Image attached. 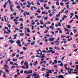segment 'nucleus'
Returning <instances> with one entry per match:
<instances>
[{"instance_id":"nucleus-1","label":"nucleus","mask_w":78,"mask_h":78,"mask_svg":"<svg viewBox=\"0 0 78 78\" xmlns=\"http://www.w3.org/2000/svg\"><path fill=\"white\" fill-rule=\"evenodd\" d=\"M32 72L33 71L31 70H30L28 71H24V73H26V74H30V73H32Z\"/></svg>"},{"instance_id":"nucleus-2","label":"nucleus","mask_w":78,"mask_h":78,"mask_svg":"<svg viewBox=\"0 0 78 78\" xmlns=\"http://www.w3.org/2000/svg\"><path fill=\"white\" fill-rule=\"evenodd\" d=\"M10 10L12 12H14V10L13 9V7L14 6V5L11 4L10 5Z\"/></svg>"},{"instance_id":"nucleus-3","label":"nucleus","mask_w":78,"mask_h":78,"mask_svg":"<svg viewBox=\"0 0 78 78\" xmlns=\"http://www.w3.org/2000/svg\"><path fill=\"white\" fill-rule=\"evenodd\" d=\"M46 71H48V72H47V73H52L51 70H50L48 69H47L46 70Z\"/></svg>"},{"instance_id":"nucleus-4","label":"nucleus","mask_w":78,"mask_h":78,"mask_svg":"<svg viewBox=\"0 0 78 78\" xmlns=\"http://www.w3.org/2000/svg\"><path fill=\"white\" fill-rule=\"evenodd\" d=\"M54 38H50L48 39V41H54Z\"/></svg>"},{"instance_id":"nucleus-5","label":"nucleus","mask_w":78,"mask_h":78,"mask_svg":"<svg viewBox=\"0 0 78 78\" xmlns=\"http://www.w3.org/2000/svg\"><path fill=\"white\" fill-rule=\"evenodd\" d=\"M16 43L18 44H20V40H17L16 42Z\"/></svg>"},{"instance_id":"nucleus-6","label":"nucleus","mask_w":78,"mask_h":78,"mask_svg":"<svg viewBox=\"0 0 78 78\" xmlns=\"http://www.w3.org/2000/svg\"><path fill=\"white\" fill-rule=\"evenodd\" d=\"M4 67H5V68H6V69H9V66H8V65H7L5 64L4 65ZM6 67H7V68H6Z\"/></svg>"},{"instance_id":"nucleus-7","label":"nucleus","mask_w":78,"mask_h":78,"mask_svg":"<svg viewBox=\"0 0 78 78\" xmlns=\"http://www.w3.org/2000/svg\"><path fill=\"white\" fill-rule=\"evenodd\" d=\"M17 34H16L15 35L13 36L14 37L13 38V39H16V38L17 37Z\"/></svg>"},{"instance_id":"nucleus-8","label":"nucleus","mask_w":78,"mask_h":78,"mask_svg":"<svg viewBox=\"0 0 78 78\" xmlns=\"http://www.w3.org/2000/svg\"><path fill=\"white\" fill-rule=\"evenodd\" d=\"M24 65L26 66H28V63L27 62H25L24 63Z\"/></svg>"},{"instance_id":"nucleus-9","label":"nucleus","mask_w":78,"mask_h":78,"mask_svg":"<svg viewBox=\"0 0 78 78\" xmlns=\"http://www.w3.org/2000/svg\"><path fill=\"white\" fill-rule=\"evenodd\" d=\"M4 68L5 69V71L6 72H9V70L7 69L8 68H6L5 67H4Z\"/></svg>"},{"instance_id":"nucleus-10","label":"nucleus","mask_w":78,"mask_h":78,"mask_svg":"<svg viewBox=\"0 0 78 78\" xmlns=\"http://www.w3.org/2000/svg\"><path fill=\"white\" fill-rule=\"evenodd\" d=\"M2 76L3 77H6V74H5V73H3V75H2Z\"/></svg>"},{"instance_id":"nucleus-11","label":"nucleus","mask_w":78,"mask_h":78,"mask_svg":"<svg viewBox=\"0 0 78 78\" xmlns=\"http://www.w3.org/2000/svg\"><path fill=\"white\" fill-rule=\"evenodd\" d=\"M50 51L51 52V53H52L54 54L55 53V52L53 51H52L51 50H50Z\"/></svg>"},{"instance_id":"nucleus-12","label":"nucleus","mask_w":78,"mask_h":78,"mask_svg":"<svg viewBox=\"0 0 78 78\" xmlns=\"http://www.w3.org/2000/svg\"><path fill=\"white\" fill-rule=\"evenodd\" d=\"M74 72H78V68H76L74 69Z\"/></svg>"},{"instance_id":"nucleus-13","label":"nucleus","mask_w":78,"mask_h":78,"mask_svg":"<svg viewBox=\"0 0 78 78\" xmlns=\"http://www.w3.org/2000/svg\"><path fill=\"white\" fill-rule=\"evenodd\" d=\"M7 31H8V34H9V33H11V30H9V29H8L7 30Z\"/></svg>"},{"instance_id":"nucleus-14","label":"nucleus","mask_w":78,"mask_h":78,"mask_svg":"<svg viewBox=\"0 0 78 78\" xmlns=\"http://www.w3.org/2000/svg\"><path fill=\"white\" fill-rule=\"evenodd\" d=\"M35 43H36L35 41H34L33 43H31V45H34V44H35Z\"/></svg>"},{"instance_id":"nucleus-15","label":"nucleus","mask_w":78,"mask_h":78,"mask_svg":"<svg viewBox=\"0 0 78 78\" xmlns=\"http://www.w3.org/2000/svg\"><path fill=\"white\" fill-rule=\"evenodd\" d=\"M37 75V74H36V73L35 72L33 73V75H32V76H36Z\"/></svg>"},{"instance_id":"nucleus-16","label":"nucleus","mask_w":78,"mask_h":78,"mask_svg":"<svg viewBox=\"0 0 78 78\" xmlns=\"http://www.w3.org/2000/svg\"><path fill=\"white\" fill-rule=\"evenodd\" d=\"M66 37V36L65 35H61L60 37L62 39V38H64V37Z\"/></svg>"},{"instance_id":"nucleus-17","label":"nucleus","mask_w":78,"mask_h":78,"mask_svg":"<svg viewBox=\"0 0 78 78\" xmlns=\"http://www.w3.org/2000/svg\"><path fill=\"white\" fill-rule=\"evenodd\" d=\"M27 32H29V33H30V28H27Z\"/></svg>"},{"instance_id":"nucleus-18","label":"nucleus","mask_w":78,"mask_h":78,"mask_svg":"<svg viewBox=\"0 0 78 78\" xmlns=\"http://www.w3.org/2000/svg\"><path fill=\"white\" fill-rule=\"evenodd\" d=\"M40 22L41 23V25H44V23L42 21V20H40Z\"/></svg>"},{"instance_id":"nucleus-19","label":"nucleus","mask_w":78,"mask_h":78,"mask_svg":"<svg viewBox=\"0 0 78 78\" xmlns=\"http://www.w3.org/2000/svg\"><path fill=\"white\" fill-rule=\"evenodd\" d=\"M39 75H37V76H35L34 78H40L39 77Z\"/></svg>"},{"instance_id":"nucleus-20","label":"nucleus","mask_w":78,"mask_h":78,"mask_svg":"<svg viewBox=\"0 0 78 78\" xmlns=\"http://www.w3.org/2000/svg\"><path fill=\"white\" fill-rule=\"evenodd\" d=\"M62 75H58V78H62Z\"/></svg>"},{"instance_id":"nucleus-21","label":"nucleus","mask_w":78,"mask_h":78,"mask_svg":"<svg viewBox=\"0 0 78 78\" xmlns=\"http://www.w3.org/2000/svg\"><path fill=\"white\" fill-rule=\"evenodd\" d=\"M21 67H22L23 69H25L26 68V66H22Z\"/></svg>"},{"instance_id":"nucleus-22","label":"nucleus","mask_w":78,"mask_h":78,"mask_svg":"<svg viewBox=\"0 0 78 78\" xmlns=\"http://www.w3.org/2000/svg\"><path fill=\"white\" fill-rule=\"evenodd\" d=\"M44 56H45V54H42V56L40 58H44Z\"/></svg>"},{"instance_id":"nucleus-23","label":"nucleus","mask_w":78,"mask_h":78,"mask_svg":"<svg viewBox=\"0 0 78 78\" xmlns=\"http://www.w3.org/2000/svg\"><path fill=\"white\" fill-rule=\"evenodd\" d=\"M19 21H21V22H23V20H22V18H21L18 20Z\"/></svg>"},{"instance_id":"nucleus-24","label":"nucleus","mask_w":78,"mask_h":78,"mask_svg":"<svg viewBox=\"0 0 78 78\" xmlns=\"http://www.w3.org/2000/svg\"><path fill=\"white\" fill-rule=\"evenodd\" d=\"M60 66H64V64H63V63L62 62H61V63L60 64Z\"/></svg>"},{"instance_id":"nucleus-25","label":"nucleus","mask_w":78,"mask_h":78,"mask_svg":"<svg viewBox=\"0 0 78 78\" xmlns=\"http://www.w3.org/2000/svg\"><path fill=\"white\" fill-rule=\"evenodd\" d=\"M72 73H75V74H77V73H78V72H77V71L72 72Z\"/></svg>"},{"instance_id":"nucleus-26","label":"nucleus","mask_w":78,"mask_h":78,"mask_svg":"<svg viewBox=\"0 0 78 78\" xmlns=\"http://www.w3.org/2000/svg\"><path fill=\"white\" fill-rule=\"evenodd\" d=\"M20 36H23V35H24V33H20Z\"/></svg>"},{"instance_id":"nucleus-27","label":"nucleus","mask_w":78,"mask_h":78,"mask_svg":"<svg viewBox=\"0 0 78 78\" xmlns=\"http://www.w3.org/2000/svg\"><path fill=\"white\" fill-rule=\"evenodd\" d=\"M42 52H43V53H47V51H46L45 50H43L42 51Z\"/></svg>"},{"instance_id":"nucleus-28","label":"nucleus","mask_w":78,"mask_h":78,"mask_svg":"<svg viewBox=\"0 0 78 78\" xmlns=\"http://www.w3.org/2000/svg\"><path fill=\"white\" fill-rule=\"evenodd\" d=\"M13 61H17V60L16 59H12Z\"/></svg>"},{"instance_id":"nucleus-29","label":"nucleus","mask_w":78,"mask_h":78,"mask_svg":"<svg viewBox=\"0 0 78 78\" xmlns=\"http://www.w3.org/2000/svg\"><path fill=\"white\" fill-rule=\"evenodd\" d=\"M26 13V12H24L23 16L24 17H26V16H27V15H26V14H25Z\"/></svg>"},{"instance_id":"nucleus-30","label":"nucleus","mask_w":78,"mask_h":78,"mask_svg":"<svg viewBox=\"0 0 78 78\" xmlns=\"http://www.w3.org/2000/svg\"><path fill=\"white\" fill-rule=\"evenodd\" d=\"M54 62L55 63V64H57V63H58V61L57 60H55Z\"/></svg>"},{"instance_id":"nucleus-31","label":"nucleus","mask_w":78,"mask_h":78,"mask_svg":"<svg viewBox=\"0 0 78 78\" xmlns=\"http://www.w3.org/2000/svg\"><path fill=\"white\" fill-rule=\"evenodd\" d=\"M23 56H22L21 57H19L18 59H23Z\"/></svg>"},{"instance_id":"nucleus-32","label":"nucleus","mask_w":78,"mask_h":78,"mask_svg":"<svg viewBox=\"0 0 78 78\" xmlns=\"http://www.w3.org/2000/svg\"><path fill=\"white\" fill-rule=\"evenodd\" d=\"M4 19L5 20V22H6L7 21H6V16H4Z\"/></svg>"},{"instance_id":"nucleus-33","label":"nucleus","mask_w":78,"mask_h":78,"mask_svg":"<svg viewBox=\"0 0 78 78\" xmlns=\"http://www.w3.org/2000/svg\"><path fill=\"white\" fill-rule=\"evenodd\" d=\"M71 28L70 25H68V28Z\"/></svg>"},{"instance_id":"nucleus-34","label":"nucleus","mask_w":78,"mask_h":78,"mask_svg":"<svg viewBox=\"0 0 78 78\" xmlns=\"http://www.w3.org/2000/svg\"><path fill=\"white\" fill-rule=\"evenodd\" d=\"M26 12L27 15H30V13H29V12Z\"/></svg>"},{"instance_id":"nucleus-35","label":"nucleus","mask_w":78,"mask_h":78,"mask_svg":"<svg viewBox=\"0 0 78 78\" xmlns=\"http://www.w3.org/2000/svg\"><path fill=\"white\" fill-rule=\"evenodd\" d=\"M65 30H66V31H67L68 32H69V29H68L65 28Z\"/></svg>"},{"instance_id":"nucleus-36","label":"nucleus","mask_w":78,"mask_h":78,"mask_svg":"<svg viewBox=\"0 0 78 78\" xmlns=\"http://www.w3.org/2000/svg\"><path fill=\"white\" fill-rule=\"evenodd\" d=\"M48 18V17L46 16L44 17V20H46V19H47Z\"/></svg>"},{"instance_id":"nucleus-37","label":"nucleus","mask_w":78,"mask_h":78,"mask_svg":"<svg viewBox=\"0 0 78 78\" xmlns=\"http://www.w3.org/2000/svg\"><path fill=\"white\" fill-rule=\"evenodd\" d=\"M16 67V66H12L11 68L12 69H14V68H15Z\"/></svg>"},{"instance_id":"nucleus-38","label":"nucleus","mask_w":78,"mask_h":78,"mask_svg":"<svg viewBox=\"0 0 78 78\" xmlns=\"http://www.w3.org/2000/svg\"><path fill=\"white\" fill-rule=\"evenodd\" d=\"M68 12V10H67L66 11H65V14H67Z\"/></svg>"},{"instance_id":"nucleus-39","label":"nucleus","mask_w":78,"mask_h":78,"mask_svg":"<svg viewBox=\"0 0 78 78\" xmlns=\"http://www.w3.org/2000/svg\"><path fill=\"white\" fill-rule=\"evenodd\" d=\"M72 4H73V5H75V4H76V3L75 2H72Z\"/></svg>"},{"instance_id":"nucleus-40","label":"nucleus","mask_w":78,"mask_h":78,"mask_svg":"<svg viewBox=\"0 0 78 78\" xmlns=\"http://www.w3.org/2000/svg\"><path fill=\"white\" fill-rule=\"evenodd\" d=\"M60 4H61V6H64V3H63L62 2H61L60 3Z\"/></svg>"},{"instance_id":"nucleus-41","label":"nucleus","mask_w":78,"mask_h":78,"mask_svg":"<svg viewBox=\"0 0 78 78\" xmlns=\"http://www.w3.org/2000/svg\"><path fill=\"white\" fill-rule=\"evenodd\" d=\"M44 70H45V68H42L41 71H44Z\"/></svg>"},{"instance_id":"nucleus-42","label":"nucleus","mask_w":78,"mask_h":78,"mask_svg":"<svg viewBox=\"0 0 78 78\" xmlns=\"http://www.w3.org/2000/svg\"><path fill=\"white\" fill-rule=\"evenodd\" d=\"M55 4H56V5H59V4L58 3V1Z\"/></svg>"},{"instance_id":"nucleus-43","label":"nucleus","mask_w":78,"mask_h":78,"mask_svg":"<svg viewBox=\"0 0 78 78\" xmlns=\"http://www.w3.org/2000/svg\"><path fill=\"white\" fill-rule=\"evenodd\" d=\"M20 55H22V54L23 53V51L20 52Z\"/></svg>"},{"instance_id":"nucleus-44","label":"nucleus","mask_w":78,"mask_h":78,"mask_svg":"<svg viewBox=\"0 0 78 78\" xmlns=\"http://www.w3.org/2000/svg\"><path fill=\"white\" fill-rule=\"evenodd\" d=\"M55 43H59V41L57 40V41H54Z\"/></svg>"},{"instance_id":"nucleus-45","label":"nucleus","mask_w":78,"mask_h":78,"mask_svg":"<svg viewBox=\"0 0 78 78\" xmlns=\"http://www.w3.org/2000/svg\"><path fill=\"white\" fill-rule=\"evenodd\" d=\"M15 55H16V53L13 54L11 56L12 57H13L14 56H15Z\"/></svg>"},{"instance_id":"nucleus-46","label":"nucleus","mask_w":78,"mask_h":78,"mask_svg":"<svg viewBox=\"0 0 78 78\" xmlns=\"http://www.w3.org/2000/svg\"><path fill=\"white\" fill-rule=\"evenodd\" d=\"M74 33H75L76 32V29H74L73 30Z\"/></svg>"},{"instance_id":"nucleus-47","label":"nucleus","mask_w":78,"mask_h":78,"mask_svg":"<svg viewBox=\"0 0 78 78\" xmlns=\"http://www.w3.org/2000/svg\"><path fill=\"white\" fill-rule=\"evenodd\" d=\"M73 20H71L69 22V23H72V22H73Z\"/></svg>"},{"instance_id":"nucleus-48","label":"nucleus","mask_w":78,"mask_h":78,"mask_svg":"<svg viewBox=\"0 0 78 78\" xmlns=\"http://www.w3.org/2000/svg\"><path fill=\"white\" fill-rule=\"evenodd\" d=\"M23 49L25 50H27V48H25V47H23Z\"/></svg>"},{"instance_id":"nucleus-49","label":"nucleus","mask_w":78,"mask_h":78,"mask_svg":"<svg viewBox=\"0 0 78 78\" xmlns=\"http://www.w3.org/2000/svg\"><path fill=\"white\" fill-rule=\"evenodd\" d=\"M65 69L67 70H69V69L68 68L66 67H65Z\"/></svg>"},{"instance_id":"nucleus-50","label":"nucleus","mask_w":78,"mask_h":78,"mask_svg":"<svg viewBox=\"0 0 78 78\" xmlns=\"http://www.w3.org/2000/svg\"><path fill=\"white\" fill-rule=\"evenodd\" d=\"M37 4L38 5H39L40 6L41 5V4H40V3L37 2Z\"/></svg>"},{"instance_id":"nucleus-51","label":"nucleus","mask_w":78,"mask_h":78,"mask_svg":"<svg viewBox=\"0 0 78 78\" xmlns=\"http://www.w3.org/2000/svg\"><path fill=\"white\" fill-rule=\"evenodd\" d=\"M53 16V14L51 13H50L49 15V17H51V16Z\"/></svg>"},{"instance_id":"nucleus-52","label":"nucleus","mask_w":78,"mask_h":78,"mask_svg":"<svg viewBox=\"0 0 78 78\" xmlns=\"http://www.w3.org/2000/svg\"><path fill=\"white\" fill-rule=\"evenodd\" d=\"M34 56L33 55L31 57V58H32V59H34Z\"/></svg>"},{"instance_id":"nucleus-53","label":"nucleus","mask_w":78,"mask_h":78,"mask_svg":"<svg viewBox=\"0 0 78 78\" xmlns=\"http://www.w3.org/2000/svg\"><path fill=\"white\" fill-rule=\"evenodd\" d=\"M29 68V65H27V67H26V69H28Z\"/></svg>"},{"instance_id":"nucleus-54","label":"nucleus","mask_w":78,"mask_h":78,"mask_svg":"<svg viewBox=\"0 0 78 78\" xmlns=\"http://www.w3.org/2000/svg\"><path fill=\"white\" fill-rule=\"evenodd\" d=\"M55 20H56L57 21H58V20H59V19L58 18H55Z\"/></svg>"},{"instance_id":"nucleus-55","label":"nucleus","mask_w":78,"mask_h":78,"mask_svg":"<svg viewBox=\"0 0 78 78\" xmlns=\"http://www.w3.org/2000/svg\"><path fill=\"white\" fill-rule=\"evenodd\" d=\"M45 8L46 9H48L50 8V7H45Z\"/></svg>"},{"instance_id":"nucleus-56","label":"nucleus","mask_w":78,"mask_h":78,"mask_svg":"<svg viewBox=\"0 0 78 78\" xmlns=\"http://www.w3.org/2000/svg\"><path fill=\"white\" fill-rule=\"evenodd\" d=\"M48 30H47L45 31L44 32V33H47V32H48Z\"/></svg>"},{"instance_id":"nucleus-57","label":"nucleus","mask_w":78,"mask_h":78,"mask_svg":"<svg viewBox=\"0 0 78 78\" xmlns=\"http://www.w3.org/2000/svg\"><path fill=\"white\" fill-rule=\"evenodd\" d=\"M27 8H30L31 7V6L28 5H27Z\"/></svg>"},{"instance_id":"nucleus-58","label":"nucleus","mask_w":78,"mask_h":78,"mask_svg":"<svg viewBox=\"0 0 78 78\" xmlns=\"http://www.w3.org/2000/svg\"><path fill=\"white\" fill-rule=\"evenodd\" d=\"M76 46L74 44L73 45V48H76Z\"/></svg>"},{"instance_id":"nucleus-59","label":"nucleus","mask_w":78,"mask_h":78,"mask_svg":"<svg viewBox=\"0 0 78 78\" xmlns=\"http://www.w3.org/2000/svg\"><path fill=\"white\" fill-rule=\"evenodd\" d=\"M58 24H59V25H58L59 26H61V23L60 22H59L58 23Z\"/></svg>"},{"instance_id":"nucleus-60","label":"nucleus","mask_w":78,"mask_h":78,"mask_svg":"<svg viewBox=\"0 0 78 78\" xmlns=\"http://www.w3.org/2000/svg\"><path fill=\"white\" fill-rule=\"evenodd\" d=\"M41 56V55H36V57H38V58H39L40 57V56Z\"/></svg>"},{"instance_id":"nucleus-61","label":"nucleus","mask_w":78,"mask_h":78,"mask_svg":"<svg viewBox=\"0 0 78 78\" xmlns=\"http://www.w3.org/2000/svg\"><path fill=\"white\" fill-rule=\"evenodd\" d=\"M57 66H58L56 65H55L54 66L55 68H56V69H57Z\"/></svg>"},{"instance_id":"nucleus-62","label":"nucleus","mask_w":78,"mask_h":78,"mask_svg":"<svg viewBox=\"0 0 78 78\" xmlns=\"http://www.w3.org/2000/svg\"><path fill=\"white\" fill-rule=\"evenodd\" d=\"M43 67H46V66L45 65H43Z\"/></svg>"},{"instance_id":"nucleus-63","label":"nucleus","mask_w":78,"mask_h":78,"mask_svg":"<svg viewBox=\"0 0 78 78\" xmlns=\"http://www.w3.org/2000/svg\"><path fill=\"white\" fill-rule=\"evenodd\" d=\"M63 17H64V18H67V16H66L65 15H63Z\"/></svg>"},{"instance_id":"nucleus-64","label":"nucleus","mask_w":78,"mask_h":78,"mask_svg":"<svg viewBox=\"0 0 78 78\" xmlns=\"http://www.w3.org/2000/svg\"><path fill=\"white\" fill-rule=\"evenodd\" d=\"M56 16H57V17H59V16H60V15L59 14H58L57 15H56Z\"/></svg>"}]
</instances>
